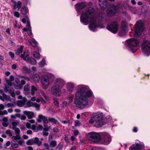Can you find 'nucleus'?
<instances>
[{
	"label": "nucleus",
	"mask_w": 150,
	"mask_h": 150,
	"mask_svg": "<svg viewBox=\"0 0 150 150\" xmlns=\"http://www.w3.org/2000/svg\"><path fill=\"white\" fill-rule=\"evenodd\" d=\"M76 88L74 103L77 107L80 109H83L88 105V98L93 97V95L91 91L85 85H78Z\"/></svg>",
	"instance_id": "1"
},
{
	"label": "nucleus",
	"mask_w": 150,
	"mask_h": 150,
	"mask_svg": "<svg viewBox=\"0 0 150 150\" xmlns=\"http://www.w3.org/2000/svg\"><path fill=\"white\" fill-rule=\"evenodd\" d=\"M102 18L103 17L101 16H96L94 9L90 7L82 14L80 17V20L85 25H87L88 22H90L89 28L91 30L93 31L98 26V23Z\"/></svg>",
	"instance_id": "2"
},
{
	"label": "nucleus",
	"mask_w": 150,
	"mask_h": 150,
	"mask_svg": "<svg viewBox=\"0 0 150 150\" xmlns=\"http://www.w3.org/2000/svg\"><path fill=\"white\" fill-rule=\"evenodd\" d=\"M139 43L138 40L135 38H132L126 41L125 45L130 50L134 53L137 50L136 47L139 45Z\"/></svg>",
	"instance_id": "3"
},
{
	"label": "nucleus",
	"mask_w": 150,
	"mask_h": 150,
	"mask_svg": "<svg viewBox=\"0 0 150 150\" xmlns=\"http://www.w3.org/2000/svg\"><path fill=\"white\" fill-rule=\"evenodd\" d=\"M103 115L101 113L98 112L90 120L91 123H94L95 126L97 127H101L103 124L102 122Z\"/></svg>",
	"instance_id": "4"
},
{
	"label": "nucleus",
	"mask_w": 150,
	"mask_h": 150,
	"mask_svg": "<svg viewBox=\"0 0 150 150\" xmlns=\"http://www.w3.org/2000/svg\"><path fill=\"white\" fill-rule=\"evenodd\" d=\"M134 26L135 31L134 36L135 37H138L144 30V25L141 21H139L137 22Z\"/></svg>",
	"instance_id": "5"
},
{
	"label": "nucleus",
	"mask_w": 150,
	"mask_h": 150,
	"mask_svg": "<svg viewBox=\"0 0 150 150\" xmlns=\"http://www.w3.org/2000/svg\"><path fill=\"white\" fill-rule=\"evenodd\" d=\"M86 137L90 141L96 143L99 142L101 139L100 135L98 133L93 132L88 133Z\"/></svg>",
	"instance_id": "6"
},
{
	"label": "nucleus",
	"mask_w": 150,
	"mask_h": 150,
	"mask_svg": "<svg viewBox=\"0 0 150 150\" xmlns=\"http://www.w3.org/2000/svg\"><path fill=\"white\" fill-rule=\"evenodd\" d=\"M142 50L147 56L150 54V43L149 41L144 40L142 45Z\"/></svg>",
	"instance_id": "7"
},
{
	"label": "nucleus",
	"mask_w": 150,
	"mask_h": 150,
	"mask_svg": "<svg viewBox=\"0 0 150 150\" xmlns=\"http://www.w3.org/2000/svg\"><path fill=\"white\" fill-rule=\"evenodd\" d=\"M118 28V24L115 21L112 22L111 24L107 27L108 30L114 33H117Z\"/></svg>",
	"instance_id": "8"
},
{
	"label": "nucleus",
	"mask_w": 150,
	"mask_h": 150,
	"mask_svg": "<svg viewBox=\"0 0 150 150\" xmlns=\"http://www.w3.org/2000/svg\"><path fill=\"white\" fill-rule=\"evenodd\" d=\"M41 83L42 87L44 89H46L49 86L50 83L49 78L48 76L45 75L42 77Z\"/></svg>",
	"instance_id": "9"
},
{
	"label": "nucleus",
	"mask_w": 150,
	"mask_h": 150,
	"mask_svg": "<svg viewBox=\"0 0 150 150\" xmlns=\"http://www.w3.org/2000/svg\"><path fill=\"white\" fill-rule=\"evenodd\" d=\"M61 88L53 85L51 89V92L53 95L59 96L61 93Z\"/></svg>",
	"instance_id": "10"
},
{
	"label": "nucleus",
	"mask_w": 150,
	"mask_h": 150,
	"mask_svg": "<svg viewBox=\"0 0 150 150\" xmlns=\"http://www.w3.org/2000/svg\"><path fill=\"white\" fill-rule=\"evenodd\" d=\"M64 81L62 79L60 78L55 79L53 81V85L61 88L65 84Z\"/></svg>",
	"instance_id": "11"
},
{
	"label": "nucleus",
	"mask_w": 150,
	"mask_h": 150,
	"mask_svg": "<svg viewBox=\"0 0 150 150\" xmlns=\"http://www.w3.org/2000/svg\"><path fill=\"white\" fill-rule=\"evenodd\" d=\"M103 138L101 140V143L105 145L109 144L111 141L110 135L108 133H105L103 134Z\"/></svg>",
	"instance_id": "12"
},
{
	"label": "nucleus",
	"mask_w": 150,
	"mask_h": 150,
	"mask_svg": "<svg viewBox=\"0 0 150 150\" xmlns=\"http://www.w3.org/2000/svg\"><path fill=\"white\" fill-rule=\"evenodd\" d=\"M117 11L116 8L113 6L108 9L107 11L106 14L108 16L110 17L114 15Z\"/></svg>",
	"instance_id": "13"
},
{
	"label": "nucleus",
	"mask_w": 150,
	"mask_h": 150,
	"mask_svg": "<svg viewBox=\"0 0 150 150\" xmlns=\"http://www.w3.org/2000/svg\"><path fill=\"white\" fill-rule=\"evenodd\" d=\"M129 150H144V146L138 144H135L130 146Z\"/></svg>",
	"instance_id": "14"
},
{
	"label": "nucleus",
	"mask_w": 150,
	"mask_h": 150,
	"mask_svg": "<svg viewBox=\"0 0 150 150\" xmlns=\"http://www.w3.org/2000/svg\"><path fill=\"white\" fill-rule=\"evenodd\" d=\"M37 120L39 123H40L42 121L44 124H47L48 122V121L47 118L42 115H38Z\"/></svg>",
	"instance_id": "15"
},
{
	"label": "nucleus",
	"mask_w": 150,
	"mask_h": 150,
	"mask_svg": "<svg viewBox=\"0 0 150 150\" xmlns=\"http://www.w3.org/2000/svg\"><path fill=\"white\" fill-rule=\"evenodd\" d=\"M99 4L102 10H103L107 7V0H99Z\"/></svg>",
	"instance_id": "16"
},
{
	"label": "nucleus",
	"mask_w": 150,
	"mask_h": 150,
	"mask_svg": "<svg viewBox=\"0 0 150 150\" xmlns=\"http://www.w3.org/2000/svg\"><path fill=\"white\" fill-rule=\"evenodd\" d=\"M28 41L31 45L34 47L36 50L39 51V48L37 45V42L34 38H32L31 39H29Z\"/></svg>",
	"instance_id": "17"
},
{
	"label": "nucleus",
	"mask_w": 150,
	"mask_h": 150,
	"mask_svg": "<svg viewBox=\"0 0 150 150\" xmlns=\"http://www.w3.org/2000/svg\"><path fill=\"white\" fill-rule=\"evenodd\" d=\"M75 84L71 82H69L67 84V88L68 91L70 92L72 91L75 86Z\"/></svg>",
	"instance_id": "18"
},
{
	"label": "nucleus",
	"mask_w": 150,
	"mask_h": 150,
	"mask_svg": "<svg viewBox=\"0 0 150 150\" xmlns=\"http://www.w3.org/2000/svg\"><path fill=\"white\" fill-rule=\"evenodd\" d=\"M23 114L26 115L29 119H31L34 116V112L32 111H25L23 112Z\"/></svg>",
	"instance_id": "19"
},
{
	"label": "nucleus",
	"mask_w": 150,
	"mask_h": 150,
	"mask_svg": "<svg viewBox=\"0 0 150 150\" xmlns=\"http://www.w3.org/2000/svg\"><path fill=\"white\" fill-rule=\"evenodd\" d=\"M85 6L86 4L84 3H79L76 5L75 8L76 10H81L83 9Z\"/></svg>",
	"instance_id": "20"
},
{
	"label": "nucleus",
	"mask_w": 150,
	"mask_h": 150,
	"mask_svg": "<svg viewBox=\"0 0 150 150\" xmlns=\"http://www.w3.org/2000/svg\"><path fill=\"white\" fill-rule=\"evenodd\" d=\"M31 79L35 82L38 83L39 81L40 77L38 74H35L32 76Z\"/></svg>",
	"instance_id": "21"
},
{
	"label": "nucleus",
	"mask_w": 150,
	"mask_h": 150,
	"mask_svg": "<svg viewBox=\"0 0 150 150\" xmlns=\"http://www.w3.org/2000/svg\"><path fill=\"white\" fill-rule=\"evenodd\" d=\"M21 57L24 61H28L29 59V56L27 52H25L23 54H21Z\"/></svg>",
	"instance_id": "22"
},
{
	"label": "nucleus",
	"mask_w": 150,
	"mask_h": 150,
	"mask_svg": "<svg viewBox=\"0 0 150 150\" xmlns=\"http://www.w3.org/2000/svg\"><path fill=\"white\" fill-rule=\"evenodd\" d=\"M30 87L29 85H26L23 89V93L25 95H28L30 93Z\"/></svg>",
	"instance_id": "23"
},
{
	"label": "nucleus",
	"mask_w": 150,
	"mask_h": 150,
	"mask_svg": "<svg viewBox=\"0 0 150 150\" xmlns=\"http://www.w3.org/2000/svg\"><path fill=\"white\" fill-rule=\"evenodd\" d=\"M21 3L20 1L18 2H14L13 4V8L14 9H16L18 8V10L21 8Z\"/></svg>",
	"instance_id": "24"
},
{
	"label": "nucleus",
	"mask_w": 150,
	"mask_h": 150,
	"mask_svg": "<svg viewBox=\"0 0 150 150\" xmlns=\"http://www.w3.org/2000/svg\"><path fill=\"white\" fill-rule=\"evenodd\" d=\"M128 32V30L122 29L118 33V35L120 36H124Z\"/></svg>",
	"instance_id": "25"
},
{
	"label": "nucleus",
	"mask_w": 150,
	"mask_h": 150,
	"mask_svg": "<svg viewBox=\"0 0 150 150\" xmlns=\"http://www.w3.org/2000/svg\"><path fill=\"white\" fill-rule=\"evenodd\" d=\"M121 27L122 29L128 30L127 22L125 21H122L121 23Z\"/></svg>",
	"instance_id": "26"
},
{
	"label": "nucleus",
	"mask_w": 150,
	"mask_h": 150,
	"mask_svg": "<svg viewBox=\"0 0 150 150\" xmlns=\"http://www.w3.org/2000/svg\"><path fill=\"white\" fill-rule=\"evenodd\" d=\"M21 11V13L23 15H25L28 12V9L24 6L22 7Z\"/></svg>",
	"instance_id": "27"
},
{
	"label": "nucleus",
	"mask_w": 150,
	"mask_h": 150,
	"mask_svg": "<svg viewBox=\"0 0 150 150\" xmlns=\"http://www.w3.org/2000/svg\"><path fill=\"white\" fill-rule=\"evenodd\" d=\"M38 90L37 88L35 86L32 85L31 86V94L33 96L35 94V92Z\"/></svg>",
	"instance_id": "28"
},
{
	"label": "nucleus",
	"mask_w": 150,
	"mask_h": 150,
	"mask_svg": "<svg viewBox=\"0 0 150 150\" xmlns=\"http://www.w3.org/2000/svg\"><path fill=\"white\" fill-rule=\"evenodd\" d=\"M34 143L38 145V146H40L42 144L41 141L39 140L38 137H36L34 140Z\"/></svg>",
	"instance_id": "29"
},
{
	"label": "nucleus",
	"mask_w": 150,
	"mask_h": 150,
	"mask_svg": "<svg viewBox=\"0 0 150 150\" xmlns=\"http://www.w3.org/2000/svg\"><path fill=\"white\" fill-rule=\"evenodd\" d=\"M20 123V122L19 121L17 120L16 121L13 122L12 123V129H14V128H16V127L17 125L18 124Z\"/></svg>",
	"instance_id": "30"
},
{
	"label": "nucleus",
	"mask_w": 150,
	"mask_h": 150,
	"mask_svg": "<svg viewBox=\"0 0 150 150\" xmlns=\"http://www.w3.org/2000/svg\"><path fill=\"white\" fill-rule=\"evenodd\" d=\"M32 54L33 56L36 59H39L40 58V54L37 52L33 51Z\"/></svg>",
	"instance_id": "31"
},
{
	"label": "nucleus",
	"mask_w": 150,
	"mask_h": 150,
	"mask_svg": "<svg viewBox=\"0 0 150 150\" xmlns=\"http://www.w3.org/2000/svg\"><path fill=\"white\" fill-rule=\"evenodd\" d=\"M43 144L44 147L42 150H53V149H50V147L48 144L45 143Z\"/></svg>",
	"instance_id": "32"
},
{
	"label": "nucleus",
	"mask_w": 150,
	"mask_h": 150,
	"mask_svg": "<svg viewBox=\"0 0 150 150\" xmlns=\"http://www.w3.org/2000/svg\"><path fill=\"white\" fill-rule=\"evenodd\" d=\"M15 81L17 84H19L18 86H17L15 87L16 89H20L22 88V86L20 84V81L18 79H16Z\"/></svg>",
	"instance_id": "33"
},
{
	"label": "nucleus",
	"mask_w": 150,
	"mask_h": 150,
	"mask_svg": "<svg viewBox=\"0 0 150 150\" xmlns=\"http://www.w3.org/2000/svg\"><path fill=\"white\" fill-rule=\"evenodd\" d=\"M23 49V47L21 46L20 48H19L16 52L15 54L16 55H19L20 53H21L22 52Z\"/></svg>",
	"instance_id": "34"
},
{
	"label": "nucleus",
	"mask_w": 150,
	"mask_h": 150,
	"mask_svg": "<svg viewBox=\"0 0 150 150\" xmlns=\"http://www.w3.org/2000/svg\"><path fill=\"white\" fill-rule=\"evenodd\" d=\"M45 64V60L43 59L41 61L38 63L39 66L41 67H43Z\"/></svg>",
	"instance_id": "35"
},
{
	"label": "nucleus",
	"mask_w": 150,
	"mask_h": 150,
	"mask_svg": "<svg viewBox=\"0 0 150 150\" xmlns=\"http://www.w3.org/2000/svg\"><path fill=\"white\" fill-rule=\"evenodd\" d=\"M50 146L54 147L57 146V142L56 141H52L50 143Z\"/></svg>",
	"instance_id": "36"
},
{
	"label": "nucleus",
	"mask_w": 150,
	"mask_h": 150,
	"mask_svg": "<svg viewBox=\"0 0 150 150\" xmlns=\"http://www.w3.org/2000/svg\"><path fill=\"white\" fill-rule=\"evenodd\" d=\"M34 143V140L33 139H29L26 142V144L27 145H32Z\"/></svg>",
	"instance_id": "37"
},
{
	"label": "nucleus",
	"mask_w": 150,
	"mask_h": 150,
	"mask_svg": "<svg viewBox=\"0 0 150 150\" xmlns=\"http://www.w3.org/2000/svg\"><path fill=\"white\" fill-rule=\"evenodd\" d=\"M20 135H16V136H13L12 137V139L15 142H17L18 140L20 139Z\"/></svg>",
	"instance_id": "38"
},
{
	"label": "nucleus",
	"mask_w": 150,
	"mask_h": 150,
	"mask_svg": "<svg viewBox=\"0 0 150 150\" xmlns=\"http://www.w3.org/2000/svg\"><path fill=\"white\" fill-rule=\"evenodd\" d=\"M3 96L4 98V100H6L10 101L11 100L10 97L9 96H7L4 93L3 94Z\"/></svg>",
	"instance_id": "39"
},
{
	"label": "nucleus",
	"mask_w": 150,
	"mask_h": 150,
	"mask_svg": "<svg viewBox=\"0 0 150 150\" xmlns=\"http://www.w3.org/2000/svg\"><path fill=\"white\" fill-rule=\"evenodd\" d=\"M23 30L24 31H27L28 34L29 35H31L32 34L31 30L30 29H28V28H24L23 29Z\"/></svg>",
	"instance_id": "40"
},
{
	"label": "nucleus",
	"mask_w": 150,
	"mask_h": 150,
	"mask_svg": "<svg viewBox=\"0 0 150 150\" xmlns=\"http://www.w3.org/2000/svg\"><path fill=\"white\" fill-rule=\"evenodd\" d=\"M46 124H45L44 125V128L43 129V131H48L51 128L50 126H48L46 125Z\"/></svg>",
	"instance_id": "41"
},
{
	"label": "nucleus",
	"mask_w": 150,
	"mask_h": 150,
	"mask_svg": "<svg viewBox=\"0 0 150 150\" xmlns=\"http://www.w3.org/2000/svg\"><path fill=\"white\" fill-rule=\"evenodd\" d=\"M13 130L15 133V134L16 135H20V130L18 128H15L14 129H13Z\"/></svg>",
	"instance_id": "42"
},
{
	"label": "nucleus",
	"mask_w": 150,
	"mask_h": 150,
	"mask_svg": "<svg viewBox=\"0 0 150 150\" xmlns=\"http://www.w3.org/2000/svg\"><path fill=\"white\" fill-rule=\"evenodd\" d=\"M49 121L52 122L54 124H56L57 122V120L53 118L50 117L49 118Z\"/></svg>",
	"instance_id": "43"
},
{
	"label": "nucleus",
	"mask_w": 150,
	"mask_h": 150,
	"mask_svg": "<svg viewBox=\"0 0 150 150\" xmlns=\"http://www.w3.org/2000/svg\"><path fill=\"white\" fill-rule=\"evenodd\" d=\"M33 103L30 101L28 102L25 105V107H29L33 106Z\"/></svg>",
	"instance_id": "44"
},
{
	"label": "nucleus",
	"mask_w": 150,
	"mask_h": 150,
	"mask_svg": "<svg viewBox=\"0 0 150 150\" xmlns=\"http://www.w3.org/2000/svg\"><path fill=\"white\" fill-rule=\"evenodd\" d=\"M4 91L6 92H10L11 93V96L12 97H15V94L13 92H11V93L10 92V90L9 91L8 89H7L6 88H4Z\"/></svg>",
	"instance_id": "45"
},
{
	"label": "nucleus",
	"mask_w": 150,
	"mask_h": 150,
	"mask_svg": "<svg viewBox=\"0 0 150 150\" xmlns=\"http://www.w3.org/2000/svg\"><path fill=\"white\" fill-rule=\"evenodd\" d=\"M33 106L37 108H40V104L37 103L36 102H33Z\"/></svg>",
	"instance_id": "46"
},
{
	"label": "nucleus",
	"mask_w": 150,
	"mask_h": 150,
	"mask_svg": "<svg viewBox=\"0 0 150 150\" xmlns=\"http://www.w3.org/2000/svg\"><path fill=\"white\" fill-rule=\"evenodd\" d=\"M30 62L31 64L34 65L36 64V62L35 60L33 59H31L30 61Z\"/></svg>",
	"instance_id": "47"
},
{
	"label": "nucleus",
	"mask_w": 150,
	"mask_h": 150,
	"mask_svg": "<svg viewBox=\"0 0 150 150\" xmlns=\"http://www.w3.org/2000/svg\"><path fill=\"white\" fill-rule=\"evenodd\" d=\"M80 122L79 120H76L75 121V126H79L80 125Z\"/></svg>",
	"instance_id": "48"
},
{
	"label": "nucleus",
	"mask_w": 150,
	"mask_h": 150,
	"mask_svg": "<svg viewBox=\"0 0 150 150\" xmlns=\"http://www.w3.org/2000/svg\"><path fill=\"white\" fill-rule=\"evenodd\" d=\"M6 134H8L9 136H12V133L10 130H7L5 132Z\"/></svg>",
	"instance_id": "49"
},
{
	"label": "nucleus",
	"mask_w": 150,
	"mask_h": 150,
	"mask_svg": "<svg viewBox=\"0 0 150 150\" xmlns=\"http://www.w3.org/2000/svg\"><path fill=\"white\" fill-rule=\"evenodd\" d=\"M13 16L17 18H19L20 16V14L18 12L15 11L13 13Z\"/></svg>",
	"instance_id": "50"
},
{
	"label": "nucleus",
	"mask_w": 150,
	"mask_h": 150,
	"mask_svg": "<svg viewBox=\"0 0 150 150\" xmlns=\"http://www.w3.org/2000/svg\"><path fill=\"white\" fill-rule=\"evenodd\" d=\"M54 105L56 107H58L59 105V103L58 102L57 99H54Z\"/></svg>",
	"instance_id": "51"
},
{
	"label": "nucleus",
	"mask_w": 150,
	"mask_h": 150,
	"mask_svg": "<svg viewBox=\"0 0 150 150\" xmlns=\"http://www.w3.org/2000/svg\"><path fill=\"white\" fill-rule=\"evenodd\" d=\"M74 98V96H71L69 97V103H71L73 101V100Z\"/></svg>",
	"instance_id": "52"
},
{
	"label": "nucleus",
	"mask_w": 150,
	"mask_h": 150,
	"mask_svg": "<svg viewBox=\"0 0 150 150\" xmlns=\"http://www.w3.org/2000/svg\"><path fill=\"white\" fill-rule=\"evenodd\" d=\"M41 93L42 95L44 97V98L45 99H47V96H46L45 92L43 91H41Z\"/></svg>",
	"instance_id": "53"
},
{
	"label": "nucleus",
	"mask_w": 150,
	"mask_h": 150,
	"mask_svg": "<svg viewBox=\"0 0 150 150\" xmlns=\"http://www.w3.org/2000/svg\"><path fill=\"white\" fill-rule=\"evenodd\" d=\"M18 143L21 145L23 143V141L22 139L21 138V136H20V139H18Z\"/></svg>",
	"instance_id": "54"
},
{
	"label": "nucleus",
	"mask_w": 150,
	"mask_h": 150,
	"mask_svg": "<svg viewBox=\"0 0 150 150\" xmlns=\"http://www.w3.org/2000/svg\"><path fill=\"white\" fill-rule=\"evenodd\" d=\"M18 145L16 143H13L11 144V146L13 148H17L18 147Z\"/></svg>",
	"instance_id": "55"
},
{
	"label": "nucleus",
	"mask_w": 150,
	"mask_h": 150,
	"mask_svg": "<svg viewBox=\"0 0 150 150\" xmlns=\"http://www.w3.org/2000/svg\"><path fill=\"white\" fill-rule=\"evenodd\" d=\"M26 127L28 128V129H30L31 128V125L30 123L29 122H27L26 123Z\"/></svg>",
	"instance_id": "56"
},
{
	"label": "nucleus",
	"mask_w": 150,
	"mask_h": 150,
	"mask_svg": "<svg viewBox=\"0 0 150 150\" xmlns=\"http://www.w3.org/2000/svg\"><path fill=\"white\" fill-rule=\"evenodd\" d=\"M62 106L64 107H65L67 106V102L66 101H64L62 104Z\"/></svg>",
	"instance_id": "57"
},
{
	"label": "nucleus",
	"mask_w": 150,
	"mask_h": 150,
	"mask_svg": "<svg viewBox=\"0 0 150 150\" xmlns=\"http://www.w3.org/2000/svg\"><path fill=\"white\" fill-rule=\"evenodd\" d=\"M20 118L21 120H26V117L25 115H22L21 116Z\"/></svg>",
	"instance_id": "58"
},
{
	"label": "nucleus",
	"mask_w": 150,
	"mask_h": 150,
	"mask_svg": "<svg viewBox=\"0 0 150 150\" xmlns=\"http://www.w3.org/2000/svg\"><path fill=\"white\" fill-rule=\"evenodd\" d=\"M79 132L77 130H75L74 131V134L75 136H76L79 134Z\"/></svg>",
	"instance_id": "59"
},
{
	"label": "nucleus",
	"mask_w": 150,
	"mask_h": 150,
	"mask_svg": "<svg viewBox=\"0 0 150 150\" xmlns=\"http://www.w3.org/2000/svg\"><path fill=\"white\" fill-rule=\"evenodd\" d=\"M9 55L13 59V58H14V53H12V52H9Z\"/></svg>",
	"instance_id": "60"
},
{
	"label": "nucleus",
	"mask_w": 150,
	"mask_h": 150,
	"mask_svg": "<svg viewBox=\"0 0 150 150\" xmlns=\"http://www.w3.org/2000/svg\"><path fill=\"white\" fill-rule=\"evenodd\" d=\"M53 131L55 132H58L59 131V129L57 127H54L53 129Z\"/></svg>",
	"instance_id": "61"
},
{
	"label": "nucleus",
	"mask_w": 150,
	"mask_h": 150,
	"mask_svg": "<svg viewBox=\"0 0 150 150\" xmlns=\"http://www.w3.org/2000/svg\"><path fill=\"white\" fill-rule=\"evenodd\" d=\"M47 131H44L43 132V134L44 136H47L49 134V133L47 132Z\"/></svg>",
	"instance_id": "62"
},
{
	"label": "nucleus",
	"mask_w": 150,
	"mask_h": 150,
	"mask_svg": "<svg viewBox=\"0 0 150 150\" xmlns=\"http://www.w3.org/2000/svg\"><path fill=\"white\" fill-rule=\"evenodd\" d=\"M11 67L13 69H15L17 68V65L15 64H13L12 65Z\"/></svg>",
	"instance_id": "63"
},
{
	"label": "nucleus",
	"mask_w": 150,
	"mask_h": 150,
	"mask_svg": "<svg viewBox=\"0 0 150 150\" xmlns=\"http://www.w3.org/2000/svg\"><path fill=\"white\" fill-rule=\"evenodd\" d=\"M23 70L25 71H28V69L26 66H23L22 67Z\"/></svg>",
	"instance_id": "64"
}]
</instances>
